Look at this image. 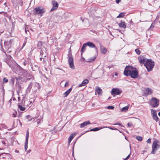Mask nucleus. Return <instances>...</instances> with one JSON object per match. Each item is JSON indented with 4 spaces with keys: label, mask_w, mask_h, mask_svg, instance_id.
I'll list each match as a JSON object with an SVG mask.
<instances>
[{
    "label": "nucleus",
    "mask_w": 160,
    "mask_h": 160,
    "mask_svg": "<svg viewBox=\"0 0 160 160\" xmlns=\"http://www.w3.org/2000/svg\"><path fill=\"white\" fill-rule=\"evenodd\" d=\"M12 42L11 39L4 42L3 46H2V47L3 52L5 54L6 53H10L12 52L11 43Z\"/></svg>",
    "instance_id": "f257e3e1"
},
{
    "label": "nucleus",
    "mask_w": 160,
    "mask_h": 160,
    "mask_svg": "<svg viewBox=\"0 0 160 160\" xmlns=\"http://www.w3.org/2000/svg\"><path fill=\"white\" fill-rule=\"evenodd\" d=\"M154 65V62L151 59L147 60L145 66L147 68L148 72L151 71Z\"/></svg>",
    "instance_id": "f03ea898"
},
{
    "label": "nucleus",
    "mask_w": 160,
    "mask_h": 160,
    "mask_svg": "<svg viewBox=\"0 0 160 160\" xmlns=\"http://www.w3.org/2000/svg\"><path fill=\"white\" fill-rule=\"evenodd\" d=\"M160 146L158 144V142L157 141H155L153 142L152 148V149L151 151V153L152 154H155L156 151L159 148Z\"/></svg>",
    "instance_id": "7ed1b4c3"
},
{
    "label": "nucleus",
    "mask_w": 160,
    "mask_h": 160,
    "mask_svg": "<svg viewBox=\"0 0 160 160\" xmlns=\"http://www.w3.org/2000/svg\"><path fill=\"white\" fill-rule=\"evenodd\" d=\"M45 12V9L42 7H38L35 8L33 10V12L36 15L42 14Z\"/></svg>",
    "instance_id": "20e7f679"
},
{
    "label": "nucleus",
    "mask_w": 160,
    "mask_h": 160,
    "mask_svg": "<svg viewBox=\"0 0 160 160\" xmlns=\"http://www.w3.org/2000/svg\"><path fill=\"white\" fill-rule=\"evenodd\" d=\"M68 62L69 65V67L73 69L75 68L73 63V58L71 54H69L68 55Z\"/></svg>",
    "instance_id": "39448f33"
},
{
    "label": "nucleus",
    "mask_w": 160,
    "mask_h": 160,
    "mask_svg": "<svg viewBox=\"0 0 160 160\" xmlns=\"http://www.w3.org/2000/svg\"><path fill=\"white\" fill-rule=\"evenodd\" d=\"M159 101L156 98H152L151 104L153 107H157L159 105Z\"/></svg>",
    "instance_id": "423d86ee"
},
{
    "label": "nucleus",
    "mask_w": 160,
    "mask_h": 160,
    "mask_svg": "<svg viewBox=\"0 0 160 160\" xmlns=\"http://www.w3.org/2000/svg\"><path fill=\"white\" fill-rule=\"evenodd\" d=\"M122 92L121 90L117 88H113L111 90V94L112 95H119Z\"/></svg>",
    "instance_id": "0eeeda50"
},
{
    "label": "nucleus",
    "mask_w": 160,
    "mask_h": 160,
    "mask_svg": "<svg viewBox=\"0 0 160 160\" xmlns=\"http://www.w3.org/2000/svg\"><path fill=\"white\" fill-rule=\"evenodd\" d=\"M131 68L129 66H127L125 68L124 74L126 76H130L131 71Z\"/></svg>",
    "instance_id": "6e6552de"
},
{
    "label": "nucleus",
    "mask_w": 160,
    "mask_h": 160,
    "mask_svg": "<svg viewBox=\"0 0 160 160\" xmlns=\"http://www.w3.org/2000/svg\"><path fill=\"white\" fill-rule=\"evenodd\" d=\"M138 73L137 71L136 70H132L130 76L131 78H135L138 77Z\"/></svg>",
    "instance_id": "1a4fd4ad"
},
{
    "label": "nucleus",
    "mask_w": 160,
    "mask_h": 160,
    "mask_svg": "<svg viewBox=\"0 0 160 160\" xmlns=\"http://www.w3.org/2000/svg\"><path fill=\"white\" fill-rule=\"evenodd\" d=\"M151 111L153 119L155 120L156 122H158L159 120V118L157 116L156 111L153 109H151Z\"/></svg>",
    "instance_id": "9d476101"
},
{
    "label": "nucleus",
    "mask_w": 160,
    "mask_h": 160,
    "mask_svg": "<svg viewBox=\"0 0 160 160\" xmlns=\"http://www.w3.org/2000/svg\"><path fill=\"white\" fill-rule=\"evenodd\" d=\"M14 141V140L12 138V140L11 142H9L7 139H5L4 140H3L1 141L2 143L4 145V146H7V145H12L13 144V142Z\"/></svg>",
    "instance_id": "9b49d317"
},
{
    "label": "nucleus",
    "mask_w": 160,
    "mask_h": 160,
    "mask_svg": "<svg viewBox=\"0 0 160 160\" xmlns=\"http://www.w3.org/2000/svg\"><path fill=\"white\" fill-rule=\"evenodd\" d=\"M143 91L144 94L146 96L151 94L153 92L152 90L149 88H146Z\"/></svg>",
    "instance_id": "f8f14e48"
},
{
    "label": "nucleus",
    "mask_w": 160,
    "mask_h": 160,
    "mask_svg": "<svg viewBox=\"0 0 160 160\" xmlns=\"http://www.w3.org/2000/svg\"><path fill=\"white\" fill-rule=\"evenodd\" d=\"M52 4L53 7L50 10V11H52L54 10L57 9L58 7V4L57 2L55 1H52Z\"/></svg>",
    "instance_id": "ddd939ff"
},
{
    "label": "nucleus",
    "mask_w": 160,
    "mask_h": 160,
    "mask_svg": "<svg viewBox=\"0 0 160 160\" xmlns=\"http://www.w3.org/2000/svg\"><path fill=\"white\" fill-rule=\"evenodd\" d=\"M138 59L139 62L141 65H142L143 64H145L146 62V61L147 60H148L145 58L143 57H140Z\"/></svg>",
    "instance_id": "4468645a"
},
{
    "label": "nucleus",
    "mask_w": 160,
    "mask_h": 160,
    "mask_svg": "<svg viewBox=\"0 0 160 160\" xmlns=\"http://www.w3.org/2000/svg\"><path fill=\"white\" fill-rule=\"evenodd\" d=\"M100 50L101 53L104 54H105L107 52L106 48L102 45H100Z\"/></svg>",
    "instance_id": "2eb2a0df"
},
{
    "label": "nucleus",
    "mask_w": 160,
    "mask_h": 160,
    "mask_svg": "<svg viewBox=\"0 0 160 160\" xmlns=\"http://www.w3.org/2000/svg\"><path fill=\"white\" fill-rule=\"evenodd\" d=\"M88 82L89 81L87 79H85L83 81L81 84L79 85L78 87H81L85 86L88 83Z\"/></svg>",
    "instance_id": "dca6fc26"
},
{
    "label": "nucleus",
    "mask_w": 160,
    "mask_h": 160,
    "mask_svg": "<svg viewBox=\"0 0 160 160\" xmlns=\"http://www.w3.org/2000/svg\"><path fill=\"white\" fill-rule=\"evenodd\" d=\"M90 124V122L89 121H87L86 122L82 123L80 125V128H83L85 126H87L88 125Z\"/></svg>",
    "instance_id": "f3484780"
},
{
    "label": "nucleus",
    "mask_w": 160,
    "mask_h": 160,
    "mask_svg": "<svg viewBox=\"0 0 160 160\" xmlns=\"http://www.w3.org/2000/svg\"><path fill=\"white\" fill-rule=\"evenodd\" d=\"M76 135V134L75 133H72L71 134L70 136L68 138V144H69L71 141L72 140V139H73V138L75 137V135Z\"/></svg>",
    "instance_id": "a211bd4d"
},
{
    "label": "nucleus",
    "mask_w": 160,
    "mask_h": 160,
    "mask_svg": "<svg viewBox=\"0 0 160 160\" xmlns=\"http://www.w3.org/2000/svg\"><path fill=\"white\" fill-rule=\"evenodd\" d=\"M96 92H97L98 95H101L102 94V90L98 87H96L95 88Z\"/></svg>",
    "instance_id": "6ab92c4d"
},
{
    "label": "nucleus",
    "mask_w": 160,
    "mask_h": 160,
    "mask_svg": "<svg viewBox=\"0 0 160 160\" xmlns=\"http://www.w3.org/2000/svg\"><path fill=\"white\" fill-rule=\"evenodd\" d=\"M87 46L91 48H95L97 49V48L95 47V45L92 42H88L86 43Z\"/></svg>",
    "instance_id": "aec40b11"
},
{
    "label": "nucleus",
    "mask_w": 160,
    "mask_h": 160,
    "mask_svg": "<svg viewBox=\"0 0 160 160\" xmlns=\"http://www.w3.org/2000/svg\"><path fill=\"white\" fill-rule=\"evenodd\" d=\"M26 101H25V98H23L21 102L19 104L22 105V106H28V104H26L25 103Z\"/></svg>",
    "instance_id": "412c9836"
},
{
    "label": "nucleus",
    "mask_w": 160,
    "mask_h": 160,
    "mask_svg": "<svg viewBox=\"0 0 160 160\" xmlns=\"http://www.w3.org/2000/svg\"><path fill=\"white\" fill-rule=\"evenodd\" d=\"M72 90V88H71L67 90L63 94L65 97H67L68 95L70 93Z\"/></svg>",
    "instance_id": "4be33fe9"
},
{
    "label": "nucleus",
    "mask_w": 160,
    "mask_h": 160,
    "mask_svg": "<svg viewBox=\"0 0 160 160\" xmlns=\"http://www.w3.org/2000/svg\"><path fill=\"white\" fill-rule=\"evenodd\" d=\"M119 26L121 28H126V25L124 22H121L119 24Z\"/></svg>",
    "instance_id": "5701e85b"
},
{
    "label": "nucleus",
    "mask_w": 160,
    "mask_h": 160,
    "mask_svg": "<svg viewBox=\"0 0 160 160\" xmlns=\"http://www.w3.org/2000/svg\"><path fill=\"white\" fill-rule=\"evenodd\" d=\"M46 50L44 48H41V51L40 52V54L41 56L43 55L44 54V53H46Z\"/></svg>",
    "instance_id": "b1692460"
},
{
    "label": "nucleus",
    "mask_w": 160,
    "mask_h": 160,
    "mask_svg": "<svg viewBox=\"0 0 160 160\" xmlns=\"http://www.w3.org/2000/svg\"><path fill=\"white\" fill-rule=\"evenodd\" d=\"M129 105H128L127 106H126L125 107H124L121 110L122 112H126V111H127L128 110V109L129 108Z\"/></svg>",
    "instance_id": "393cba45"
},
{
    "label": "nucleus",
    "mask_w": 160,
    "mask_h": 160,
    "mask_svg": "<svg viewBox=\"0 0 160 160\" xmlns=\"http://www.w3.org/2000/svg\"><path fill=\"white\" fill-rule=\"evenodd\" d=\"M102 128H94L90 130V131H97L102 129Z\"/></svg>",
    "instance_id": "a878e982"
},
{
    "label": "nucleus",
    "mask_w": 160,
    "mask_h": 160,
    "mask_svg": "<svg viewBox=\"0 0 160 160\" xmlns=\"http://www.w3.org/2000/svg\"><path fill=\"white\" fill-rule=\"evenodd\" d=\"M31 66L32 67V68L33 71H35L36 69H38V66L36 65H33L32 64H31Z\"/></svg>",
    "instance_id": "bb28decb"
},
{
    "label": "nucleus",
    "mask_w": 160,
    "mask_h": 160,
    "mask_svg": "<svg viewBox=\"0 0 160 160\" xmlns=\"http://www.w3.org/2000/svg\"><path fill=\"white\" fill-rule=\"evenodd\" d=\"M42 119L43 118L40 116V117L38 118V119L36 120V121H37V125L39 124L40 123H41L40 122L41 121L42 122Z\"/></svg>",
    "instance_id": "cd10ccee"
},
{
    "label": "nucleus",
    "mask_w": 160,
    "mask_h": 160,
    "mask_svg": "<svg viewBox=\"0 0 160 160\" xmlns=\"http://www.w3.org/2000/svg\"><path fill=\"white\" fill-rule=\"evenodd\" d=\"M22 105L18 104V108H19V109L22 111H24L25 110V108L24 107H22Z\"/></svg>",
    "instance_id": "c85d7f7f"
},
{
    "label": "nucleus",
    "mask_w": 160,
    "mask_h": 160,
    "mask_svg": "<svg viewBox=\"0 0 160 160\" xmlns=\"http://www.w3.org/2000/svg\"><path fill=\"white\" fill-rule=\"evenodd\" d=\"M87 46L86 43H84L83 44L82 47L81 49V51L82 52H84L85 49V48Z\"/></svg>",
    "instance_id": "c756f323"
},
{
    "label": "nucleus",
    "mask_w": 160,
    "mask_h": 160,
    "mask_svg": "<svg viewBox=\"0 0 160 160\" xmlns=\"http://www.w3.org/2000/svg\"><path fill=\"white\" fill-rule=\"evenodd\" d=\"M46 53H44L43 56V55H42V56H41V57L40 58V59L41 61H42V59H43L42 61L43 62H44L45 61L44 59H45V58H46Z\"/></svg>",
    "instance_id": "7c9ffc66"
},
{
    "label": "nucleus",
    "mask_w": 160,
    "mask_h": 160,
    "mask_svg": "<svg viewBox=\"0 0 160 160\" xmlns=\"http://www.w3.org/2000/svg\"><path fill=\"white\" fill-rule=\"evenodd\" d=\"M29 136V132L28 131H27V133L26 135V140L25 142H28V139Z\"/></svg>",
    "instance_id": "2f4dec72"
},
{
    "label": "nucleus",
    "mask_w": 160,
    "mask_h": 160,
    "mask_svg": "<svg viewBox=\"0 0 160 160\" xmlns=\"http://www.w3.org/2000/svg\"><path fill=\"white\" fill-rule=\"evenodd\" d=\"M32 83L31 82L28 85V87L27 88V90L28 91H30L31 88H32Z\"/></svg>",
    "instance_id": "473e14b6"
},
{
    "label": "nucleus",
    "mask_w": 160,
    "mask_h": 160,
    "mask_svg": "<svg viewBox=\"0 0 160 160\" xmlns=\"http://www.w3.org/2000/svg\"><path fill=\"white\" fill-rule=\"evenodd\" d=\"M28 147V142H25V146H24V148L25 151H26Z\"/></svg>",
    "instance_id": "72a5a7b5"
},
{
    "label": "nucleus",
    "mask_w": 160,
    "mask_h": 160,
    "mask_svg": "<svg viewBox=\"0 0 160 160\" xmlns=\"http://www.w3.org/2000/svg\"><path fill=\"white\" fill-rule=\"evenodd\" d=\"M124 16V13H120L118 16L117 17V18H120L123 17Z\"/></svg>",
    "instance_id": "f704fd0d"
},
{
    "label": "nucleus",
    "mask_w": 160,
    "mask_h": 160,
    "mask_svg": "<svg viewBox=\"0 0 160 160\" xmlns=\"http://www.w3.org/2000/svg\"><path fill=\"white\" fill-rule=\"evenodd\" d=\"M136 138L139 141H141L142 140V138L141 137L139 136H137Z\"/></svg>",
    "instance_id": "c9c22d12"
},
{
    "label": "nucleus",
    "mask_w": 160,
    "mask_h": 160,
    "mask_svg": "<svg viewBox=\"0 0 160 160\" xmlns=\"http://www.w3.org/2000/svg\"><path fill=\"white\" fill-rule=\"evenodd\" d=\"M8 82V80L7 79L5 78H3V83H7Z\"/></svg>",
    "instance_id": "e433bc0d"
},
{
    "label": "nucleus",
    "mask_w": 160,
    "mask_h": 160,
    "mask_svg": "<svg viewBox=\"0 0 160 160\" xmlns=\"http://www.w3.org/2000/svg\"><path fill=\"white\" fill-rule=\"evenodd\" d=\"M27 118L28 121H31L32 119V118L31 117L30 115L27 116Z\"/></svg>",
    "instance_id": "4c0bfd02"
},
{
    "label": "nucleus",
    "mask_w": 160,
    "mask_h": 160,
    "mask_svg": "<svg viewBox=\"0 0 160 160\" xmlns=\"http://www.w3.org/2000/svg\"><path fill=\"white\" fill-rule=\"evenodd\" d=\"M17 112L14 111L13 112V113L12 115V117L14 118L16 117L17 116Z\"/></svg>",
    "instance_id": "58836bf2"
},
{
    "label": "nucleus",
    "mask_w": 160,
    "mask_h": 160,
    "mask_svg": "<svg viewBox=\"0 0 160 160\" xmlns=\"http://www.w3.org/2000/svg\"><path fill=\"white\" fill-rule=\"evenodd\" d=\"M135 51L136 52L138 55H139L140 53V51L138 49H136L135 50Z\"/></svg>",
    "instance_id": "ea45409f"
},
{
    "label": "nucleus",
    "mask_w": 160,
    "mask_h": 160,
    "mask_svg": "<svg viewBox=\"0 0 160 160\" xmlns=\"http://www.w3.org/2000/svg\"><path fill=\"white\" fill-rule=\"evenodd\" d=\"M34 86L37 88V89L35 90V92H36L37 90V89L38 88L39 84L37 83H34Z\"/></svg>",
    "instance_id": "a19ab883"
},
{
    "label": "nucleus",
    "mask_w": 160,
    "mask_h": 160,
    "mask_svg": "<svg viewBox=\"0 0 160 160\" xmlns=\"http://www.w3.org/2000/svg\"><path fill=\"white\" fill-rule=\"evenodd\" d=\"M114 107L112 106H109L107 107V108L108 109H113L114 108Z\"/></svg>",
    "instance_id": "79ce46f5"
},
{
    "label": "nucleus",
    "mask_w": 160,
    "mask_h": 160,
    "mask_svg": "<svg viewBox=\"0 0 160 160\" xmlns=\"http://www.w3.org/2000/svg\"><path fill=\"white\" fill-rule=\"evenodd\" d=\"M113 125H119L120 126L123 127V126L122 125V124L121 123H120L119 122H117L116 123L114 124Z\"/></svg>",
    "instance_id": "37998d69"
},
{
    "label": "nucleus",
    "mask_w": 160,
    "mask_h": 160,
    "mask_svg": "<svg viewBox=\"0 0 160 160\" xmlns=\"http://www.w3.org/2000/svg\"><path fill=\"white\" fill-rule=\"evenodd\" d=\"M12 101V99H10L9 101L8 102V104L9 105V107L11 106V101Z\"/></svg>",
    "instance_id": "c03bdc74"
},
{
    "label": "nucleus",
    "mask_w": 160,
    "mask_h": 160,
    "mask_svg": "<svg viewBox=\"0 0 160 160\" xmlns=\"http://www.w3.org/2000/svg\"><path fill=\"white\" fill-rule=\"evenodd\" d=\"M154 22H155V21H154V22H153V23H152V25H151V26L150 27V28H149V29H152L153 28H154V25H153L152 24H153L154 23Z\"/></svg>",
    "instance_id": "a18cd8bd"
},
{
    "label": "nucleus",
    "mask_w": 160,
    "mask_h": 160,
    "mask_svg": "<svg viewBox=\"0 0 160 160\" xmlns=\"http://www.w3.org/2000/svg\"><path fill=\"white\" fill-rule=\"evenodd\" d=\"M128 127H131L132 126V125L131 122H129L128 123Z\"/></svg>",
    "instance_id": "49530a36"
},
{
    "label": "nucleus",
    "mask_w": 160,
    "mask_h": 160,
    "mask_svg": "<svg viewBox=\"0 0 160 160\" xmlns=\"http://www.w3.org/2000/svg\"><path fill=\"white\" fill-rule=\"evenodd\" d=\"M1 127L2 128V129L3 128H7V127L6 125H5V127L3 125H1Z\"/></svg>",
    "instance_id": "de8ad7c7"
},
{
    "label": "nucleus",
    "mask_w": 160,
    "mask_h": 160,
    "mask_svg": "<svg viewBox=\"0 0 160 160\" xmlns=\"http://www.w3.org/2000/svg\"><path fill=\"white\" fill-rule=\"evenodd\" d=\"M14 80H15V79H14V78H12L11 79V80L12 81V84H14Z\"/></svg>",
    "instance_id": "09e8293b"
},
{
    "label": "nucleus",
    "mask_w": 160,
    "mask_h": 160,
    "mask_svg": "<svg viewBox=\"0 0 160 160\" xmlns=\"http://www.w3.org/2000/svg\"><path fill=\"white\" fill-rule=\"evenodd\" d=\"M151 139H148L147 141V142L148 143H150L151 142Z\"/></svg>",
    "instance_id": "8fccbe9b"
},
{
    "label": "nucleus",
    "mask_w": 160,
    "mask_h": 160,
    "mask_svg": "<svg viewBox=\"0 0 160 160\" xmlns=\"http://www.w3.org/2000/svg\"><path fill=\"white\" fill-rule=\"evenodd\" d=\"M108 128L111 130H119L118 129H116V128H111V127H108Z\"/></svg>",
    "instance_id": "3c124183"
},
{
    "label": "nucleus",
    "mask_w": 160,
    "mask_h": 160,
    "mask_svg": "<svg viewBox=\"0 0 160 160\" xmlns=\"http://www.w3.org/2000/svg\"><path fill=\"white\" fill-rule=\"evenodd\" d=\"M8 59H10L11 58V56L10 55H7L6 53V54Z\"/></svg>",
    "instance_id": "603ef678"
},
{
    "label": "nucleus",
    "mask_w": 160,
    "mask_h": 160,
    "mask_svg": "<svg viewBox=\"0 0 160 160\" xmlns=\"http://www.w3.org/2000/svg\"><path fill=\"white\" fill-rule=\"evenodd\" d=\"M1 125H3L5 127V124L3 123H1L0 124V127H1ZM2 129V128L0 127V130Z\"/></svg>",
    "instance_id": "864d4df0"
},
{
    "label": "nucleus",
    "mask_w": 160,
    "mask_h": 160,
    "mask_svg": "<svg viewBox=\"0 0 160 160\" xmlns=\"http://www.w3.org/2000/svg\"><path fill=\"white\" fill-rule=\"evenodd\" d=\"M8 138V142H11V140H12V139L13 140V138H12V137H11V138H9V139H8V138Z\"/></svg>",
    "instance_id": "5fc2aeb1"
},
{
    "label": "nucleus",
    "mask_w": 160,
    "mask_h": 160,
    "mask_svg": "<svg viewBox=\"0 0 160 160\" xmlns=\"http://www.w3.org/2000/svg\"><path fill=\"white\" fill-rule=\"evenodd\" d=\"M130 157V154H129L128 156H127V157L125 158L124 159L125 160H127Z\"/></svg>",
    "instance_id": "6e6d98bb"
},
{
    "label": "nucleus",
    "mask_w": 160,
    "mask_h": 160,
    "mask_svg": "<svg viewBox=\"0 0 160 160\" xmlns=\"http://www.w3.org/2000/svg\"><path fill=\"white\" fill-rule=\"evenodd\" d=\"M95 58H96L94 57V58H93L90 59H89V62H90V61H94L95 59Z\"/></svg>",
    "instance_id": "4d7b16f0"
},
{
    "label": "nucleus",
    "mask_w": 160,
    "mask_h": 160,
    "mask_svg": "<svg viewBox=\"0 0 160 160\" xmlns=\"http://www.w3.org/2000/svg\"><path fill=\"white\" fill-rule=\"evenodd\" d=\"M27 62L26 60H25V61L23 62V64L25 66L27 64Z\"/></svg>",
    "instance_id": "13d9d810"
},
{
    "label": "nucleus",
    "mask_w": 160,
    "mask_h": 160,
    "mask_svg": "<svg viewBox=\"0 0 160 160\" xmlns=\"http://www.w3.org/2000/svg\"><path fill=\"white\" fill-rule=\"evenodd\" d=\"M68 82H66L65 83V85H64V86L65 87H66L67 86H68Z\"/></svg>",
    "instance_id": "bf43d9fd"
},
{
    "label": "nucleus",
    "mask_w": 160,
    "mask_h": 160,
    "mask_svg": "<svg viewBox=\"0 0 160 160\" xmlns=\"http://www.w3.org/2000/svg\"><path fill=\"white\" fill-rule=\"evenodd\" d=\"M121 1V0H116V2L117 3H118Z\"/></svg>",
    "instance_id": "052dcab7"
},
{
    "label": "nucleus",
    "mask_w": 160,
    "mask_h": 160,
    "mask_svg": "<svg viewBox=\"0 0 160 160\" xmlns=\"http://www.w3.org/2000/svg\"><path fill=\"white\" fill-rule=\"evenodd\" d=\"M26 44V42H24L23 43V45H22V48Z\"/></svg>",
    "instance_id": "680f3d73"
},
{
    "label": "nucleus",
    "mask_w": 160,
    "mask_h": 160,
    "mask_svg": "<svg viewBox=\"0 0 160 160\" xmlns=\"http://www.w3.org/2000/svg\"><path fill=\"white\" fill-rule=\"evenodd\" d=\"M27 31H28V30H27V29L26 28L25 29V32H26V33H27Z\"/></svg>",
    "instance_id": "e2e57ef3"
},
{
    "label": "nucleus",
    "mask_w": 160,
    "mask_h": 160,
    "mask_svg": "<svg viewBox=\"0 0 160 160\" xmlns=\"http://www.w3.org/2000/svg\"><path fill=\"white\" fill-rule=\"evenodd\" d=\"M115 76H117L118 75V73H117V72H116L115 74Z\"/></svg>",
    "instance_id": "0e129e2a"
},
{
    "label": "nucleus",
    "mask_w": 160,
    "mask_h": 160,
    "mask_svg": "<svg viewBox=\"0 0 160 160\" xmlns=\"http://www.w3.org/2000/svg\"><path fill=\"white\" fill-rule=\"evenodd\" d=\"M15 152H16L18 153L19 152V151L18 150H15Z\"/></svg>",
    "instance_id": "69168bd1"
},
{
    "label": "nucleus",
    "mask_w": 160,
    "mask_h": 160,
    "mask_svg": "<svg viewBox=\"0 0 160 160\" xmlns=\"http://www.w3.org/2000/svg\"><path fill=\"white\" fill-rule=\"evenodd\" d=\"M5 133H8V135L9 136H10V133H7V132H6Z\"/></svg>",
    "instance_id": "338daca9"
},
{
    "label": "nucleus",
    "mask_w": 160,
    "mask_h": 160,
    "mask_svg": "<svg viewBox=\"0 0 160 160\" xmlns=\"http://www.w3.org/2000/svg\"><path fill=\"white\" fill-rule=\"evenodd\" d=\"M158 115L160 117V112L158 113Z\"/></svg>",
    "instance_id": "774afa93"
}]
</instances>
